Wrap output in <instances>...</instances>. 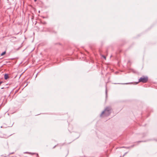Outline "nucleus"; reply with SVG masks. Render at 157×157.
I'll return each mask as SVG.
<instances>
[{"label":"nucleus","mask_w":157,"mask_h":157,"mask_svg":"<svg viewBox=\"0 0 157 157\" xmlns=\"http://www.w3.org/2000/svg\"><path fill=\"white\" fill-rule=\"evenodd\" d=\"M112 111V109L111 107L107 106L101 113L100 116L101 117H108L110 115Z\"/></svg>","instance_id":"nucleus-1"},{"label":"nucleus","mask_w":157,"mask_h":157,"mask_svg":"<svg viewBox=\"0 0 157 157\" xmlns=\"http://www.w3.org/2000/svg\"><path fill=\"white\" fill-rule=\"evenodd\" d=\"M148 78L147 76H142L138 80V82L137 83L141 82L143 83H146L148 80Z\"/></svg>","instance_id":"nucleus-2"},{"label":"nucleus","mask_w":157,"mask_h":157,"mask_svg":"<svg viewBox=\"0 0 157 157\" xmlns=\"http://www.w3.org/2000/svg\"><path fill=\"white\" fill-rule=\"evenodd\" d=\"M12 135V133H6L3 134L0 136L1 138H7Z\"/></svg>","instance_id":"nucleus-3"},{"label":"nucleus","mask_w":157,"mask_h":157,"mask_svg":"<svg viewBox=\"0 0 157 157\" xmlns=\"http://www.w3.org/2000/svg\"><path fill=\"white\" fill-rule=\"evenodd\" d=\"M48 31L51 32L52 33H56V32L55 30H53L51 28H49L48 29Z\"/></svg>","instance_id":"nucleus-4"},{"label":"nucleus","mask_w":157,"mask_h":157,"mask_svg":"<svg viewBox=\"0 0 157 157\" xmlns=\"http://www.w3.org/2000/svg\"><path fill=\"white\" fill-rule=\"evenodd\" d=\"M9 78L8 74H5L4 75V79L6 80Z\"/></svg>","instance_id":"nucleus-5"},{"label":"nucleus","mask_w":157,"mask_h":157,"mask_svg":"<svg viewBox=\"0 0 157 157\" xmlns=\"http://www.w3.org/2000/svg\"><path fill=\"white\" fill-rule=\"evenodd\" d=\"M29 154H30V155H33L34 154H36V157H39L38 154V153H34L29 152Z\"/></svg>","instance_id":"nucleus-6"},{"label":"nucleus","mask_w":157,"mask_h":157,"mask_svg":"<svg viewBox=\"0 0 157 157\" xmlns=\"http://www.w3.org/2000/svg\"><path fill=\"white\" fill-rule=\"evenodd\" d=\"M6 53V51H4V52H2L1 54V56H3L4 55H5Z\"/></svg>","instance_id":"nucleus-7"},{"label":"nucleus","mask_w":157,"mask_h":157,"mask_svg":"<svg viewBox=\"0 0 157 157\" xmlns=\"http://www.w3.org/2000/svg\"><path fill=\"white\" fill-rule=\"evenodd\" d=\"M41 23L43 24V25H45L47 24L46 22L45 21H41Z\"/></svg>","instance_id":"nucleus-8"},{"label":"nucleus","mask_w":157,"mask_h":157,"mask_svg":"<svg viewBox=\"0 0 157 157\" xmlns=\"http://www.w3.org/2000/svg\"><path fill=\"white\" fill-rule=\"evenodd\" d=\"M135 145H132L130 147H127V148H130V147H133Z\"/></svg>","instance_id":"nucleus-9"},{"label":"nucleus","mask_w":157,"mask_h":157,"mask_svg":"<svg viewBox=\"0 0 157 157\" xmlns=\"http://www.w3.org/2000/svg\"><path fill=\"white\" fill-rule=\"evenodd\" d=\"M114 84H117V83H114ZM118 84H128V83H118Z\"/></svg>","instance_id":"nucleus-10"},{"label":"nucleus","mask_w":157,"mask_h":157,"mask_svg":"<svg viewBox=\"0 0 157 157\" xmlns=\"http://www.w3.org/2000/svg\"><path fill=\"white\" fill-rule=\"evenodd\" d=\"M102 57H103L105 59H106V57L104 55H102Z\"/></svg>","instance_id":"nucleus-11"},{"label":"nucleus","mask_w":157,"mask_h":157,"mask_svg":"<svg viewBox=\"0 0 157 157\" xmlns=\"http://www.w3.org/2000/svg\"><path fill=\"white\" fill-rule=\"evenodd\" d=\"M143 142V141H138L137 142H136L137 143H140V142Z\"/></svg>","instance_id":"nucleus-12"},{"label":"nucleus","mask_w":157,"mask_h":157,"mask_svg":"<svg viewBox=\"0 0 157 157\" xmlns=\"http://www.w3.org/2000/svg\"><path fill=\"white\" fill-rule=\"evenodd\" d=\"M29 152H25L24 153H26V154H29Z\"/></svg>","instance_id":"nucleus-13"},{"label":"nucleus","mask_w":157,"mask_h":157,"mask_svg":"<svg viewBox=\"0 0 157 157\" xmlns=\"http://www.w3.org/2000/svg\"><path fill=\"white\" fill-rule=\"evenodd\" d=\"M56 147V146H54L53 147V148H54Z\"/></svg>","instance_id":"nucleus-14"},{"label":"nucleus","mask_w":157,"mask_h":157,"mask_svg":"<svg viewBox=\"0 0 157 157\" xmlns=\"http://www.w3.org/2000/svg\"><path fill=\"white\" fill-rule=\"evenodd\" d=\"M36 0H34V1L35 2H36Z\"/></svg>","instance_id":"nucleus-15"},{"label":"nucleus","mask_w":157,"mask_h":157,"mask_svg":"<svg viewBox=\"0 0 157 157\" xmlns=\"http://www.w3.org/2000/svg\"><path fill=\"white\" fill-rule=\"evenodd\" d=\"M4 89V87H2V88H1V89Z\"/></svg>","instance_id":"nucleus-16"},{"label":"nucleus","mask_w":157,"mask_h":157,"mask_svg":"<svg viewBox=\"0 0 157 157\" xmlns=\"http://www.w3.org/2000/svg\"><path fill=\"white\" fill-rule=\"evenodd\" d=\"M1 128H2V126H1Z\"/></svg>","instance_id":"nucleus-17"}]
</instances>
